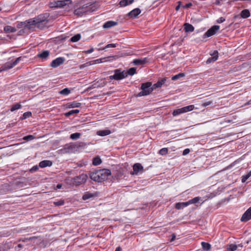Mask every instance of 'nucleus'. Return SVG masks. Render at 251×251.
Wrapping results in <instances>:
<instances>
[{
    "label": "nucleus",
    "instance_id": "nucleus-1",
    "mask_svg": "<svg viewBox=\"0 0 251 251\" xmlns=\"http://www.w3.org/2000/svg\"><path fill=\"white\" fill-rule=\"evenodd\" d=\"M111 174L110 170L108 169L99 170L91 173L90 177L96 182H100L107 179Z\"/></svg>",
    "mask_w": 251,
    "mask_h": 251
},
{
    "label": "nucleus",
    "instance_id": "nucleus-2",
    "mask_svg": "<svg viewBox=\"0 0 251 251\" xmlns=\"http://www.w3.org/2000/svg\"><path fill=\"white\" fill-rule=\"evenodd\" d=\"M141 89L142 91L137 94V97H141L148 95L150 94L153 90V88L151 87V83L149 82L143 83L142 84Z\"/></svg>",
    "mask_w": 251,
    "mask_h": 251
},
{
    "label": "nucleus",
    "instance_id": "nucleus-3",
    "mask_svg": "<svg viewBox=\"0 0 251 251\" xmlns=\"http://www.w3.org/2000/svg\"><path fill=\"white\" fill-rule=\"evenodd\" d=\"M87 178V175L86 174H82L74 177L72 180V183L74 185L79 186L81 184L85 183Z\"/></svg>",
    "mask_w": 251,
    "mask_h": 251
},
{
    "label": "nucleus",
    "instance_id": "nucleus-4",
    "mask_svg": "<svg viewBox=\"0 0 251 251\" xmlns=\"http://www.w3.org/2000/svg\"><path fill=\"white\" fill-rule=\"evenodd\" d=\"M127 76L126 73L125 71H121L120 69L114 70V74L109 76V79L117 80H121Z\"/></svg>",
    "mask_w": 251,
    "mask_h": 251
},
{
    "label": "nucleus",
    "instance_id": "nucleus-5",
    "mask_svg": "<svg viewBox=\"0 0 251 251\" xmlns=\"http://www.w3.org/2000/svg\"><path fill=\"white\" fill-rule=\"evenodd\" d=\"M194 108L195 107L194 105H190L181 108L176 109L174 110L173 115L174 116H177L182 113L192 111L194 109Z\"/></svg>",
    "mask_w": 251,
    "mask_h": 251
},
{
    "label": "nucleus",
    "instance_id": "nucleus-6",
    "mask_svg": "<svg viewBox=\"0 0 251 251\" xmlns=\"http://www.w3.org/2000/svg\"><path fill=\"white\" fill-rule=\"evenodd\" d=\"M20 59L21 57H18L16 58V59L13 62H8L6 63L4 65L0 68V72L6 71L13 68L14 66L17 64Z\"/></svg>",
    "mask_w": 251,
    "mask_h": 251
},
{
    "label": "nucleus",
    "instance_id": "nucleus-7",
    "mask_svg": "<svg viewBox=\"0 0 251 251\" xmlns=\"http://www.w3.org/2000/svg\"><path fill=\"white\" fill-rule=\"evenodd\" d=\"M49 15L48 13H45L42 15H40L37 17L34 18L35 21L37 24V27H39V24L48 21V19Z\"/></svg>",
    "mask_w": 251,
    "mask_h": 251
},
{
    "label": "nucleus",
    "instance_id": "nucleus-8",
    "mask_svg": "<svg viewBox=\"0 0 251 251\" xmlns=\"http://www.w3.org/2000/svg\"><path fill=\"white\" fill-rule=\"evenodd\" d=\"M68 4V3H65V1H53L50 2L49 6L50 8H61Z\"/></svg>",
    "mask_w": 251,
    "mask_h": 251
},
{
    "label": "nucleus",
    "instance_id": "nucleus-9",
    "mask_svg": "<svg viewBox=\"0 0 251 251\" xmlns=\"http://www.w3.org/2000/svg\"><path fill=\"white\" fill-rule=\"evenodd\" d=\"M220 29L219 25H214L209 29L204 34V36L209 37L214 35Z\"/></svg>",
    "mask_w": 251,
    "mask_h": 251
},
{
    "label": "nucleus",
    "instance_id": "nucleus-10",
    "mask_svg": "<svg viewBox=\"0 0 251 251\" xmlns=\"http://www.w3.org/2000/svg\"><path fill=\"white\" fill-rule=\"evenodd\" d=\"M65 60V59L64 57H58L51 62L50 66L53 68H56L62 64Z\"/></svg>",
    "mask_w": 251,
    "mask_h": 251
},
{
    "label": "nucleus",
    "instance_id": "nucleus-11",
    "mask_svg": "<svg viewBox=\"0 0 251 251\" xmlns=\"http://www.w3.org/2000/svg\"><path fill=\"white\" fill-rule=\"evenodd\" d=\"M99 195V193L98 192H95L94 193L86 192L83 194L82 199L84 201H86L91 198L97 197Z\"/></svg>",
    "mask_w": 251,
    "mask_h": 251
},
{
    "label": "nucleus",
    "instance_id": "nucleus-12",
    "mask_svg": "<svg viewBox=\"0 0 251 251\" xmlns=\"http://www.w3.org/2000/svg\"><path fill=\"white\" fill-rule=\"evenodd\" d=\"M251 219V206L243 214L241 221L246 222Z\"/></svg>",
    "mask_w": 251,
    "mask_h": 251
},
{
    "label": "nucleus",
    "instance_id": "nucleus-13",
    "mask_svg": "<svg viewBox=\"0 0 251 251\" xmlns=\"http://www.w3.org/2000/svg\"><path fill=\"white\" fill-rule=\"evenodd\" d=\"M143 167L140 163H136L133 166V172H131L132 175H137L140 171H142Z\"/></svg>",
    "mask_w": 251,
    "mask_h": 251
},
{
    "label": "nucleus",
    "instance_id": "nucleus-14",
    "mask_svg": "<svg viewBox=\"0 0 251 251\" xmlns=\"http://www.w3.org/2000/svg\"><path fill=\"white\" fill-rule=\"evenodd\" d=\"M26 27L27 29H31L34 28L36 26H37V24L34 18L26 21Z\"/></svg>",
    "mask_w": 251,
    "mask_h": 251
},
{
    "label": "nucleus",
    "instance_id": "nucleus-15",
    "mask_svg": "<svg viewBox=\"0 0 251 251\" xmlns=\"http://www.w3.org/2000/svg\"><path fill=\"white\" fill-rule=\"evenodd\" d=\"M106 61V60H105V58H101V59H96L95 60H93V61H92L91 62H87L83 65H82L80 67V68H84L85 67H86V66H90L92 64H96V63H102V62H104Z\"/></svg>",
    "mask_w": 251,
    "mask_h": 251
},
{
    "label": "nucleus",
    "instance_id": "nucleus-16",
    "mask_svg": "<svg viewBox=\"0 0 251 251\" xmlns=\"http://www.w3.org/2000/svg\"><path fill=\"white\" fill-rule=\"evenodd\" d=\"M150 62L148 58H144L141 59H134L133 61V63L135 65H144Z\"/></svg>",
    "mask_w": 251,
    "mask_h": 251
},
{
    "label": "nucleus",
    "instance_id": "nucleus-17",
    "mask_svg": "<svg viewBox=\"0 0 251 251\" xmlns=\"http://www.w3.org/2000/svg\"><path fill=\"white\" fill-rule=\"evenodd\" d=\"M212 57L209 58L207 61L206 63L209 64L212 62H214L218 59V52L217 50H215L212 54Z\"/></svg>",
    "mask_w": 251,
    "mask_h": 251
},
{
    "label": "nucleus",
    "instance_id": "nucleus-18",
    "mask_svg": "<svg viewBox=\"0 0 251 251\" xmlns=\"http://www.w3.org/2000/svg\"><path fill=\"white\" fill-rule=\"evenodd\" d=\"M65 147L66 148V149H67L68 152L70 153L73 152L75 149H77L78 146L77 144H67L65 146Z\"/></svg>",
    "mask_w": 251,
    "mask_h": 251
},
{
    "label": "nucleus",
    "instance_id": "nucleus-19",
    "mask_svg": "<svg viewBox=\"0 0 251 251\" xmlns=\"http://www.w3.org/2000/svg\"><path fill=\"white\" fill-rule=\"evenodd\" d=\"M117 24H118L117 22L112 21H108V22H106V23H105L103 24L102 27L104 28H109L112 26L116 25Z\"/></svg>",
    "mask_w": 251,
    "mask_h": 251
},
{
    "label": "nucleus",
    "instance_id": "nucleus-20",
    "mask_svg": "<svg viewBox=\"0 0 251 251\" xmlns=\"http://www.w3.org/2000/svg\"><path fill=\"white\" fill-rule=\"evenodd\" d=\"M141 13L139 8H135L128 13V15L131 18H135Z\"/></svg>",
    "mask_w": 251,
    "mask_h": 251
},
{
    "label": "nucleus",
    "instance_id": "nucleus-21",
    "mask_svg": "<svg viewBox=\"0 0 251 251\" xmlns=\"http://www.w3.org/2000/svg\"><path fill=\"white\" fill-rule=\"evenodd\" d=\"M184 28L186 32H193L194 30V26L189 23L184 24Z\"/></svg>",
    "mask_w": 251,
    "mask_h": 251
},
{
    "label": "nucleus",
    "instance_id": "nucleus-22",
    "mask_svg": "<svg viewBox=\"0 0 251 251\" xmlns=\"http://www.w3.org/2000/svg\"><path fill=\"white\" fill-rule=\"evenodd\" d=\"M111 131L109 129H104L98 131L97 134L100 136H104L111 134Z\"/></svg>",
    "mask_w": 251,
    "mask_h": 251
},
{
    "label": "nucleus",
    "instance_id": "nucleus-23",
    "mask_svg": "<svg viewBox=\"0 0 251 251\" xmlns=\"http://www.w3.org/2000/svg\"><path fill=\"white\" fill-rule=\"evenodd\" d=\"M16 28L10 26V25H6L4 27V31L6 33H14L16 31Z\"/></svg>",
    "mask_w": 251,
    "mask_h": 251
},
{
    "label": "nucleus",
    "instance_id": "nucleus-24",
    "mask_svg": "<svg viewBox=\"0 0 251 251\" xmlns=\"http://www.w3.org/2000/svg\"><path fill=\"white\" fill-rule=\"evenodd\" d=\"M52 165L51 161L50 160H44L39 163V166L41 168H44L47 166H50Z\"/></svg>",
    "mask_w": 251,
    "mask_h": 251
},
{
    "label": "nucleus",
    "instance_id": "nucleus-25",
    "mask_svg": "<svg viewBox=\"0 0 251 251\" xmlns=\"http://www.w3.org/2000/svg\"><path fill=\"white\" fill-rule=\"evenodd\" d=\"M50 52L48 50H44L41 53H39L37 56L42 59H46L49 55Z\"/></svg>",
    "mask_w": 251,
    "mask_h": 251
},
{
    "label": "nucleus",
    "instance_id": "nucleus-26",
    "mask_svg": "<svg viewBox=\"0 0 251 251\" xmlns=\"http://www.w3.org/2000/svg\"><path fill=\"white\" fill-rule=\"evenodd\" d=\"M240 15L242 18H247L250 16V11L248 9H244L241 11Z\"/></svg>",
    "mask_w": 251,
    "mask_h": 251
},
{
    "label": "nucleus",
    "instance_id": "nucleus-27",
    "mask_svg": "<svg viewBox=\"0 0 251 251\" xmlns=\"http://www.w3.org/2000/svg\"><path fill=\"white\" fill-rule=\"evenodd\" d=\"M81 105V103L76 101H73L68 103V107L69 108H75L79 107Z\"/></svg>",
    "mask_w": 251,
    "mask_h": 251
},
{
    "label": "nucleus",
    "instance_id": "nucleus-28",
    "mask_svg": "<svg viewBox=\"0 0 251 251\" xmlns=\"http://www.w3.org/2000/svg\"><path fill=\"white\" fill-rule=\"evenodd\" d=\"M134 0H122L119 4L121 5V6H126V5H128L129 4H131Z\"/></svg>",
    "mask_w": 251,
    "mask_h": 251
},
{
    "label": "nucleus",
    "instance_id": "nucleus-29",
    "mask_svg": "<svg viewBox=\"0 0 251 251\" xmlns=\"http://www.w3.org/2000/svg\"><path fill=\"white\" fill-rule=\"evenodd\" d=\"M186 206H187L186 202H177L175 205V207L177 209H180Z\"/></svg>",
    "mask_w": 251,
    "mask_h": 251
},
{
    "label": "nucleus",
    "instance_id": "nucleus-30",
    "mask_svg": "<svg viewBox=\"0 0 251 251\" xmlns=\"http://www.w3.org/2000/svg\"><path fill=\"white\" fill-rule=\"evenodd\" d=\"M200 200V198L199 197H195L188 201H186V203H187V206L191 204H194L199 202Z\"/></svg>",
    "mask_w": 251,
    "mask_h": 251
},
{
    "label": "nucleus",
    "instance_id": "nucleus-31",
    "mask_svg": "<svg viewBox=\"0 0 251 251\" xmlns=\"http://www.w3.org/2000/svg\"><path fill=\"white\" fill-rule=\"evenodd\" d=\"M79 112V110L78 109L72 110L67 113H65L64 114V115L66 117H69V116L74 115V114H76L78 113Z\"/></svg>",
    "mask_w": 251,
    "mask_h": 251
},
{
    "label": "nucleus",
    "instance_id": "nucleus-32",
    "mask_svg": "<svg viewBox=\"0 0 251 251\" xmlns=\"http://www.w3.org/2000/svg\"><path fill=\"white\" fill-rule=\"evenodd\" d=\"M201 246L203 249L206 251H209L211 248V245L208 243L202 242H201Z\"/></svg>",
    "mask_w": 251,
    "mask_h": 251
},
{
    "label": "nucleus",
    "instance_id": "nucleus-33",
    "mask_svg": "<svg viewBox=\"0 0 251 251\" xmlns=\"http://www.w3.org/2000/svg\"><path fill=\"white\" fill-rule=\"evenodd\" d=\"M166 80V78H163L160 81H158L156 83L154 84L153 86L155 88L160 87L165 83Z\"/></svg>",
    "mask_w": 251,
    "mask_h": 251
},
{
    "label": "nucleus",
    "instance_id": "nucleus-34",
    "mask_svg": "<svg viewBox=\"0 0 251 251\" xmlns=\"http://www.w3.org/2000/svg\"><path fill=\"white\" fill-rule=\"evenodd\" d=\"M102 161L100 157H97L93 159V164L95 166L100 165Z\"/></svg>",
    "mask_w": 251,
    "mask_h": 251
},
{
    "label": "nucleus",
    "instance_id": "nucleus-35",
    "mask_svg": "<svg viewBox=\"0 0 251 251\" xmlns=\"http://www.w3.org/2000/svg\"><path fill=\"white\" fill-rule=\"evenodd\" d=\"M21 107H22L21 104L17 103L14 104L13 105H12L11 106V107L10 108V110H11V111L13 112L15 110L20 109Z\"/></svg>",
    "mask_w": 251,
    "mask_h": 251
},
{
    "label": "nucleus",
    "instance_id": "nucleus-36",
    "mask_svg": "<svg viewBox=\"0 0 251 251\" xmlns=\"http://www.w3.org/2000/svg\"><path fill=\"white\" fill-rule=\"evenodd\" d=\"M80 136H81L80 133L76 132V133L72 134L70 135V138L72 140H76V139L79 138Z\"/></svg>",
    "mask_w": 251,
    "mask_h": 251
},
{
    "label": "nucleus",
    "instance_id": "nucleus-37",
    "mask_svg": "<svg viewBox=\"0 0 251 251\" xmlns=\"http://www.w3.org/2000/svg\"><path fill=\"white\" fill-rule=\"evenodd\" d=\"M80 38H81L80 34H77L75 35V36H73L71 38V41L72 42H76L78 41V40H79L80 39Z\"/></svg>",
    "mask_w": 251,
    "mask_h": 251
},
{
    "label": "nucleus",
    "instance_id": "nucleus-38",
    "mask_svg": "<svg viewBox=\"0 0 251 251\" xmlns=\"http://www.w3.org/2000/svg\"><path fill=\"white\" fill-rule=\"evenodd\" d=\"M31 115L32 114L30 112H26L23 114V116L20 118V119L22 120L31 117Z\"/></svg>",
    "mask_w": 251,
    "mask_h": 251
},
{
    "label": "nucleus",
    "instance_id": "nucleus-39",
    "mask_svg": "<svg viewBox=\"0 0 251 251\" xmlns=\"http://www.w3.org/2000/svg\"><path fill=\"white\" fill-rule=\"evenodd\" d=\"M26 21H25V22H20V23H19L17 25V27L18 28H24L25 29H26Z\"/></svg>",
    "mask_w": 251,
    "mask_h": 251
},
{
    "label": "nucleus",
    "instance_id": "nucleus-40",
    "mask_svg": "<svg viewBox=\"0 0 251 251\" xmlns=\"http://www.w3.org/2000/svg\"><path fill=\"white\" fill-rule=\"evenodd\" d=\"M184 76H185V74L184 73H179L177 75H176L173 76L172 77V79L173 80H176L179 78L180 77H183Z\"/></svg>",
    "mask_w": 251,
    "mask_h": 251
},
{
    "label": "nucleus",
    "instance_id": "nucleus-41",
    "mask_svg": "<svg viewBox=\"0 0 251 251\" xmlns=\"http://www.w3.org/2000/svg\"><path fill=\"white\" fill-rule=\"evenodd\" d=\"M136 69L135 68H130L127 72H126V75H133L136 73Z\"/></svg>",
    "mask_w": 251,
    "mask_h": 251
},
{
    "label": "nucleus",
    "instance_id": "nucleus-42",
    "mask_svg": "<svg viewBox=\"0 0 251 251\" xmlns=\"http://www.w3.org/2000/svg\"><path fill=\"white\" fill-rule=\"evenodd\" d=\"M71 93L70 90L68 88H65L62 90L59 93L63 95H67Z\"/></svg>",
    "mask_w": 251,
    "mask_h": 251
},
{
    "label": "nucleus",
    "instance_id": "nucleus-43",
    "mask_svg": "<svg viewBox=\"0 0 251 251\" xmlns=\"http://www.w3.org/2000/svg\"><path fill=\"white\" fill-rule=\"evenodd\" d=\"M251 176V171L245 176L242 177V182H245Z\"/></svg>",
    "mask_w": 251,
    "mask_h": 251
},
{
    "label": "nucleus",
    "instance_id": "nucleus-44",
    "mask_svg": "<svg viewBox=\"0 0 251 251\" xmlns=\"http://www.w3.org/2000/svg\"><path fill=\"white\" fill-rule=\"evenodd\" d=\"M168 149L164 148L161 149L159 151V153L162 155H164L168 153Z\"/></svg>",
    "mask_w": 251,
    "mask_h": 251
},
{
    "label": "nucleus",
    "instance_id": "nucleus-45",
    "mask_svg": "<svg viewBox=\"0 0 251 251\" xmlns=\"http://www.w3.org/2000/svg\"><path fill=\"white\" fill-rule=\"evenodd\" d=\"M54 205L55 206H61L64 204V201L63 200H60L57 201H54L53 202Z\"/></svg>",
    "mask_w": 251,
    "mask_h": 251
},
{
    "label": "nucleus",
    "instance_id": "nucleus-46",
    "mask_svg": "<svg viewBox=\"0 0 251 251\" xmlns=\"http://www.w3.org/2000/svg\"><path fill=\"white\" fill-rule=\"evenodd\" d=\"M34 139V136L32 135H29L23 137L24 140L29 141Z\"/></svg>",
    "mask_w": 251,
    "mask_h": 251
},
{
    "label": "nucleus",
    "instance_id": "nucleus-47",
    "mask_svg": "<svg viewBox=\"0 0 251 251\" xmlns=\"http://www.w3.org/2000/svg\"><path fill=\"white\" fill-rule=\"evenodd\" d=\"M116 47V44H109L107 45L102 50H104L105 49L109 48H115Z\"/></svg>",
    "mask_w": 251,
    "mask_h": 251
},
{
    "label": "nucleus",
    "instance_id": "nucleus-48",
    "mask_svg": "<svg viewBox=\"0 0 251 251\" xmlns=\"http://www.w3.org/2000/svg\"><path fill=\"white\" fill-rule=\"evenodd\" d=\"M59 151L60 153L63 154L69 153V152H68L67 149H66V148H65V146L63 149H61L60 150H59Z\"/></svg>",
    "mask_w": 251,
    "mask_h": 251
},
{
    "label": "nucleus",
    "instance_id": "nucleus-49",
    "mask_svg": "<svg viewBox=\"0 0 251 251\" xmlns=\"http://www.w3.org/2000/svg\"><path fill=\"white\" fill-rule=\"evenodd\" d=\"M212 103V101L209 100V101H208L203 103L201 105L202 107H206L207 106H208V105L211 104Z\"/></svg>",
    "mask_w": 251,
    "mask_h": 251
},
{
    "label": "nucleus",
    "instance_id": "nucleus-50",
    "mask_svg": "<svg viewBox=\"0 0 251 251\" xmlns=\"http://www.w3.org/2000/svg\"><path fill=\"white\" fill-rule=\"evenodd\" d=\"M75 144L77 145L78 147L77 148H78L79 147H84L86 145V144L83 142H79L78 143H75Z\"/></svg>",
    "mask_w": 251,
    "mask_h": 251
},
{
    "label": "nucleus",
    "instance_id": "nucleus-51",
    "mask_svg": "<svg viewBox=\"0 0 251 251\" xmlns=\"http://www.w3.org/2000/svg\"><path fill=\"white\" fill-rule=\"evenodd\" d=\"M190 151L189 149H185L183 151V155H185L190 152Z\"/></svg>",
    "mask_w": 251,
    "mask_h": 251
},
{
    "label": "nucleus",
    "instance_id": "nucleus-52",
    "mask_svg": "<svg viewBox=\"0 0 251 251\" xmlns=\"http://www.w3.org/2000/svg\"><path fill=\"white\" fill-rule=\"evenodd\" d=\"M225 21V19L223 17H221L217 21V22L218 23H222L223 22H224V21Z\"/></svg>",
    "mask_w": 251,
    "mask_h": 251
},
{
    "label": "nucleus",
    "instance_id": "nucleus-53",
    "mask_svg": "<svg viewBox=\"0 0 251 251\" xmlns=\"http://www.w3.org/2000/svg\"><path fill=\"white\" fill-rule=\"evenodd\" d=\"M93 51H94V49L92 48L88 50L85 51V52L86 53L88 54V53H90L92 52Z\"/></svg>",
    "mask_w": 251,
    "mask_h": 251
},
{
    "label": "nucleus",
    "instance_id": "nucleus-54",
    "mask_svg": "<svg viewBox=\"0 0 251 251\" xmlns=\"http://www.w3.org/2000/svg\"><path fill=\"white\" fill-rule=\"evenodd\" d=\"M192 5V4L191 3H188L186 4L185 5H184L183 6V7L186 8L190 7Z\"/></svg>",
    "mask_w": 251,
    "mask_h": 251
},
{
    "label": "nucleus",
    "instance_id": "nucleus-55",
    "mask_svg": "<svg viewBox=\"0 0 251 251\" xmlns=\"http://www.w3.org/2000/svg\"><path fill=\"white\" fill-rule=\"evenodd\" d=\"M172 239H171V240H170V242H172V241H174V240H175V239H176V235H175V234H173L172 235Z\"/></svg>",
    "mask_w": 251,
    "mask_h": 251
},
{
    "label": "nucleus",
    "instance_id": "nucleus-56",
    "mask_svg": "<svg viewBox=\"0 0 251 251\" xmlns=\"http://www.w3.org/2000/svg\"><path fill=\"white\" fill-rule=\"evenodd\" d=\"M180 2L179 1V4L176 7V11H178L180 8Z\"/></svg>",
    "mask_w": 251,
    "mask_h": 251
},
{
    "label": "nucleus",
    "instance_id": "nucleus-57",
    "mask_svg": "<svg viewBox=\"0 0 251 251\" xmlns=\"http://www.w3.org/2000/svg\"><path fill=\"white\" fill-rule=\"evenodd\" d=\"M122 251V248L120 247H118L116 249L115 251Z\"/></svg>",
    "mask_w": 251,
    "mask_h": 251
},
{
    "label": "nucleus",
    "instance_id": "nucleus-58",
    "mask_svg": "<svg viewBox=\"0 0 251 251\" xmlns=\"http://www.w3.org/2000/svg\"><path fill=\"white\" fill-rule=\"evenodd\" d=\"M61 186H61V184H58V185H57V188H58V189L61 188Z\"/></svg>",
    "mask_w": 251,
    "mask_h": 251
},
{
    "label": "nucleus",
    "instance_id": "nucleus-59",
    "mask_svg": "<svg viewBox=\"0 0 251 251\" xmlns=\"http://www.w3.org/2000/svg\"><path fill=\"white\" fill-rule=\"evenodd\" d=\"M18 247L19 248H22V247H23V245H21V244H19V245H18Z\"/></svg>",
    "mask_w": 251,
    "mask_h": 251
},
{
    "label": "nucleus",
    "instance_id": "nucleus-60",
    "mask_svg": "<svg viewBox=\"0 0 251 251\" xmlns=\"http://www.w3.org/2000/svg\"><path fill=\"white\" fill-rule=\"evenodd\" d=\"M237 246H238V247H241V248L243 247V245L242 244H239Z\"/></svg>",
    "mask_w": 251,
    "mask_h": 251
},
{
    "label": "nucleus",
    "instance_id": "nucleus-61",
    "mask_svg": "<svg viewBox=\"0 0 251 251\" xmlns=\"http://www.w3.org/2000/svg\"><path fill=\"white\" fill-rule=\"evenodd\" d=\"M63 1H65V3H67V2L69 1L70 0H64Z\"/></svg>",
    "mask_w": 251,
    "mask_h": 251
},
{
    "label": "nucleus",
    "instance_id": "nucleus-62",
    "mask_svg": "<svg viewBox=\"0 0 251 251\" xmlns=\"http://www.w3.org/2000/svg\"><path fill=\"white\" fill-rule=\"evenodd\" d=\"M113 56H109L108 57V58H113Z\"/></svg>",
    "mask_w": 251,
    "mask_h": 251
},
{
    "label": "nucleus",
    "instance_id": "nucleus-63",
    "mask_svg": "<svg viewBox=\"0 0 251 251\" xmlns=\"http://www.w3.org/2000/svg\"><path fill=\"white\" fill-rule=\"evenodd\" d=\"M1 10V8H0V11Z\"/></svg>",
    "mask_w": 251,
    "mask_h": 251
},
{
    "label": "nucleus",
    "instance_id": "nucleus-64",
    "mask_svg": "<svg viewBox=\"0 0 251 251\" xmlns=\"http://www.w3.org/2000/svg\"><path fill=\"white\" fill-rule=\"evenodd\" d=\"M250 102H251V100H250Z\"/></svg>",
    "mask_w": 251,
    "mask_h": 251
}]
</instances>
